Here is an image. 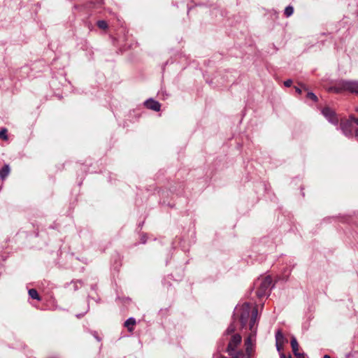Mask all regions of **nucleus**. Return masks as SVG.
<instances>
[{
  "instance_id": "nucleus-1",
  "label": "nucleus",
  "mask_w": 358,
  "mask_h": 358,
  "mask_svg": "<svg viewBox=\"0 0 358 358\" xmlns=\"http://www.w3.org/2000/svg\"><path fill=\"white\" fill-rule=\"evenodd\" d=\"M236 315L239 317L242 328H244L248 323L250 330V334H254L256 336L257 309L252 308L249 303H243L241 307L236 309Z\"/></svg>"
},
{
  "instance_id": "nucleus-2",
  "label": "nucleus",
  "mask_w": 358,
  "mask_h": 358,
  "mask_svg": "<svg viewBox=\"0 0 358 358\" xmlns=\"http://www.w3.org/2000/svg\"><path fill=\"white\" fill-rule=\"evenodd\" d=\"M255 341V334H249L245 340V351L237 349L229 352L232 358H250L253 351V345Z\"/></svg>"
},
{
  "instance_id": "nucleus-3",
  "label": "nucleus",
  "mask_w": 358,
  "mask_h": 358,
  "mask_svg": "<svg viewBox=\"0 0 358 358\" xmlns=\"http://www.w3.org/2000/svg\"><path fill=\"white\" fill-rule=\"evenodd\" d=\"M329 91L335 93H341L343 92H349L352 94H358V81L357 80H341L334 87H331Z\"/></svg>"
},
{
  "instance_id": "nucleus-4",
  "label": "nucleus",
  "mask_w": 358,
  "mask_h": 358,
  "mask_svg": "<svg viewBox=\"0 0 358 358\" xmlns=\"http://www.w3.org/2000/svg\"><path fill=\"white\" fill-rule=\"evenodd\" d=\"M271 284L272 278L270 276H266L264 279L261 280L259 288L257 291V295L259 297L266 296L270 291Z\"/></svg>"
},
{
  "instance_id": "nucleus-5",
  "label": "nucleus",
  "mask_w": 358,
  "mask_h": 358,
  "mask_svg": "<svg viewBox=\"0 0 358 358\" xmlns=\"http://www.w3.org/2000/svg\"><path fill=\"white\" fill-rule=\"evenodd\" d=\"M322 115L327 119V120L333 124H337L338 119L336 117L335 112L329 107H325L322 110Z\"/></svg>"
},
{
  "instance_id": "nucleus-6",
  "label": "nucleus",
  "mask_w": 358,
  "mask_h": 358,
  "mask_svg": "<svg viewBox=\"0 0 358 358\" xmlns=\"http://www.w3.org/2000/svg\"><path fill=\"white\" fill-rule=\"evenodd\" d=\"M241 341L242 338L239 334L233 335L227 346L228 353L236 350L241 344Z\"/></svg>"
},
{
  "instance_id": "nucleus-7",
  "label": "nucleus",
  "mask_w": 358,
  "mask_h": 358,
  "mask_svg": "<svg viewBox=\"0 0 358 358\" xmlns=\"http://www.w3.org/2000/svg\"><path fill=\"white\" fill-rule=\"evenodd\" d=\"M144 104L146 108L154 111H159L161 108V104L152 99L145 101Z\"/></svg>"
},
{
  "instance_id": "nucleus-8",
  "label": "nucleus",
  "mask_w": 358,
  "mask_h": 358,
  "mask_svg": "<svg viewBox=\"0 0 358 358\" xmlns=\"http://www.w3.org/2000/svg\"><path fill=\"white\" fill-rule=\"evenodd\" d=\"M10 173V167L8 164L3 166L0 170V178L4 180Z\"/></svg>"
},
{
  "instance_id": "nucleus-9",
  "label": "nucleus",
  "mask_w": 358,
  "mask_h": 358,
  "mask_svg": "<svg viewBox=\"0 0 358 358\" xmlns=\"http://www.w3.org/2000/svg\"><path fill=\"white\" fill-rule=\"evenodd\" d=\"M136 324V320L133 317H130L127 319L124 322V326L128 329L129 331H131L133 330V327Z\"/></svg>"
},
{
  "instance_id": "nucleus-10",
  "label": "nucleus",
  "mask_w": 358,
  "mask_h": 358,
  "mask_svg": "<svg viewBox=\"0 0 358 358\" xmlns=\"http://www.w3.org/2000/svg\"><path fill=\"white\" fill-rule=\"evenodd\" d=\"M291 346H292V351H293V353L294 355H295L296 354H299V343L296 339L295 337H292V340H291Z\"/></svg>"
},
{
  "instance_id": "nucleus-11",
  "label": "nucleus",
  "mask_w": 358,
  "mask_h": 358,
  "mask_svg": "<svg viewBox=\"0 0 358 358\" xmlns=\"http://www.w3.org/2000/svg\"><path fill=\"white\" fill-rule=\"evenodd\" d=\"M341 129L343 131L344 134L346 136H348V135L351 134L352 129H348V127H350V123H349V122H345V123L341 122Z\"/></svg>"
},
{
  "instance_id": "nucleus-12",
  "label": "nucleus",
  "mask_w": 358,
  "mask_h": 358,
  "mask_svg": "<svg viewBox=\"0 0 358 358\" xmlns=\"http://www.w3.org/2000/svg\"><path fill=\"white\" fill-rule=\"evenodd\" d=\"M29 295L31 298L34 299H36L38 301L41 300V298L38 294V292L35 289H31L29 290Z\"/></svg>"
},
{
  "instance_id": "nucleus-13",
  "label": "nucleus",
  "mask_w": 358,
  "mask_h": 358,
  "mask_svg": "<svg viewBox=\"0 0 358 358\" xmlns=\"http://www.w3.org/2000/svg\"><path fill=\"white\" fill-rule=\"evenodd\" d=\"M275 340L276 343L282 344L284 343V336L280 331H278L275 334Z\"/></svg>"
},
{
  "instance_id": "nucleus-14",
  "label": "nucleus",
  "mask_w": 358,
  "mask_h": 358,
  "mask_svg": "<svg viewBox=\"0 0 358 358\" xmlns=\"http://www.w3.org/2000/svg\"><path fill=\"white\" fill-rule=\"evenodd\" d=\"M293 12H294V8L291 6L286 7L285 9V15L287 17L291 16L293 14Z\"/></svg>"
},
{
  "instance_id": "nucleus-15",
  "label": "nucleus",
  "mask_w": 358,
  "mask_h": 358,
  "mask_svg": "<svg viewBox=\"0 0 358 358\" xmlns=\"http://www.w3.org/2000/svg\"><path fill=\"white\" fill-rule=\"evenodd\" d=\"M97 26L100 28V29H105L107 28L108 25H107V23L106 21L104 20H99L97 22Z\"/></svg>"
},
{
  "instance_id": "nucleus-16",
  "label": "nucleus",
  "mask_w": 358,
  "mask_h": 358,
  "mask_svg": "<svg viewBox=\"0 0 358 358\" xmlns=\"http://www.w3.org/2000/svg\"><path fill=\"white\" fill-rule=\"evenodd\" d=\"M6 132H7L6 129H2L0 131V138H3L4 140H7L8 139V136L6 135Z\"/></svg>"
},
{
  "instance_id": "nucleus-17",
  "label": "nucleus",
  "mask_w": 358,
  "mask_h": 358,
  "mask_svg": "<svg viewBox=\"0 0 358 358\" xmlns=\"http://www.w3.org/2000/svg\"><path fill=\"white\" fill-rule=\"evenodd\" d=\"M307 96L308 98L311 99L312 100L315 101H317V96H315V94H313L312 92H308V94H307Z\"/></svg>"
},
{
  "instance_id": "nucleus-18",
  "label": "nucleus",
  "mask_w": 358,
  "mask_h": 358,
  "mask_svg": "<svg viewBox=\"0 0 358 358\" xmlns=\"http://www.w3.org/2000/svg\"><path fill=\"white\" fill-rule=\"evenodd\" d=\"M235 331V327L231 324L227 329V334H231Z\"/></svg>"
},
{
  "instance_id": "nucleus-19",
  "label": "nucleus",
  "mask_w": 358,
  "mask_h": 358,
  "mask_svg": "<svg viewBox=\"0 0 358 358\" xmlns=\"http://www.w3.org/2000/svg\"><path fill=\"white\" fill-rule=\"evenodd\" d=\"M292 84V81L291 80H287L286 81H285L284 83V85L286 86V87H290Z\"/></svg>"
},
{
  "instance_id": "nucleus-20",
  "label": "nucleus",
  "mask_w": 358,
  "mask_h": 358,
  "mask_svg": "<svg viewBox=\"0 0 358 358\" xmlns=\"http://www.w3.org/2000/svg\"><path fill=\"white\" fill-rule=\"evenodd\" d=\"M283 344L276 343V348L278 352H280L282 349Z\"/></svg>"
},
{
  "instance_id": "nucleus-21",
  "label": "nucleus",
  "mask_w": 358,
  "mask_h": 358,
  "mask_svg": "<svg viewBox=\"0 0 358 358\" xmlns=\"http://www.w3.org/2000/svg\"><path fill=\"white\" fill-rule=\"evenodd\" d=\"M295 356L296 358H306L305 355L303 353L296 354Z\"/></svg>"
},
{
  "instance_id": "nucleus-22",
  "label": "nucleus",
  "mask_w": 358,
  "mask_h": 358,
  "mask_svg": "<svg viewBox=\"0 0 358 358\" xmlns=\"http://www.w3.org/2000/svg\"><path fill=\"white\" fill-rule=\"evenodd\" d=\"M354 121L358 125V119H354ZM355 132H356L355 136H356V137L358 139V130H356Z\"/></svg>"
},
{
  "instance_id": "nucleus-23",
  "label": "nucleus",
  "mask_w": 358,
  "mask_h": 358,
  "mask_svg": "<svg viewBox=\"0 0 358 358\" xmlns=\"http://www.w3.org/2000/svg\"><path fill=\"white\" fill-rule=\"evenodd\" d=\"M280 358H287V357H286V356L285 355V354L282 353V354L280 355ZM288 358H292L291 355H289V356L288 357Z\"/></svg>"
},
{
  "instance_id": "nucleus-24",
  "label": "nucleus",
  "mask_w": 358,
  "mask_h": 358,
  "mask_svg": "<svg viewBox=\"0 0 358 358\" xmlns=\"http://www.w3.org/2000/svg\"><path fill=\"white\" fill-rule=\"evenodd\" d=\"M295 89L296 92H298L299 94L301 93V90L300 88L296 87Z\"/></svg>"
},
{
  "instance_id": "nucleus-25",
  "label": "nucleus",
  "mask_w": 358,
  "mask_h": 358,
  "mask_svg": "<svg viewBox=\"0 0 358 358\" xmlns=\"http://www.w3.org/2000/svg\"><path fill=\"white\" fill-rule=\"evenodd\" d=\"M287 358H288V357H287Z\"/></svg>"
}]
</instances>
